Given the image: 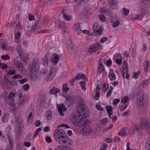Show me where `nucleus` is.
<instances>
[{
    "label": "nucleus",
    "mask_w": 150,
    "mask_h": 150,
    "mask_svg": "<svg viewBox=\"0 0 150 150\" xmlns=\"http://www.w3.org/2000/svg\"><path fill=\"white\" fill-rule=\"evenodd\" d=\"M113 87L112 86H110V87L109 89L107 91L106 95V96L107 98H109L111 95V93H112V91L113 90Z\"/></svg>",
    "instance_id": "bb28decb"
},
{
    "label": "nucleus",
    "mask_w": 150,
    "mask_h": 150,
    "mask_svg": "<svg viewBox=\"0 0 150 150\" xmlns=\"http://www.w3.org/2000/svg\"><path fill=\"white\" fill-rule=\"evenodd\" d=\"M59 89L55 87H54L50 91V93L51 94H54L57 96V94L60 93Z\"/></svg>",
    "instance_id": "ddd939ff"
},
{
    "label": "nucleus",
    "mask_w": 150,
    "mask_h": 150,
    "mask_svg": "<svg viewBox=\"0 0 150 150\" xmlns=\"http://www.w3.org/2000/svg\"><path fill=\"white\" fill-rule=\"evenodd\" d=\"M113 109L112 107L111 106H106V109L108 114H110V113H113L112 111Z\"/></svg>",
    "instance_id": "72a5a7b5"
},
{
    "label": "nucleus",
    "mask_w": 150,
    "mask_h": 150,
    "mask_svg": "<svg viewBox=\"0 0 150 150\" xmlns=\"http://www.w3.org/2000/svg\"><path fill=\"white\" fill-rule=\"evenodd\" d=\"M127 105L126 104H124L120 108V110L121 111H124L127 107Z\"/></svg>",
    "instance_id": "69168bd1"
},
{
    "label": "nucleus",
    "mask_w": 150,
    "mask_h": 150,
    "mask_svg": "<svg viewBox=\"0 0 150 150\" xmlns=\"http://www.w3.org/2000/svg\"><path fill=\"white\" fill-rule=\"evenodd\" d=\"M146 142V149H147L148 146L150 147V138H147Z\"/></svg>",
    "instance_id": "4d7b16f0"
},
{
    "label": "nucleus",
    "mask_w": 150,
    "mask_h": 150,
    "mask_svg": "<svg viewBox=\"0 0 150 150\" xmlns=\"http://www.w3.org/2000/svg\"><path fill=\"white\" fill-rule=\"evenodd\" d=\"M39 66V60L37 58L34 59L30 66V75L31 77H34L37 75Z\"/></svg>",
    "instance_id": "f03ea898"
},
{
    "label": "nucleus",
    "mask_w": 150,
    "mask_h": 150,
    "mask_svg": "<svg viewBox=\"0 0 150 150\" xmlns=\"http://www.w3.org/2000/svg\"><path fill=\"white\" fill-rule=\"evenodd\" d=\"M16 27L18 29L20 30H21L23 28V26L19 22H18L16 23Z\"/></svg>",
    "instance_id": "e433bc0d"
},
{
    "label": "nucleus",
    "mask_w": 150,
    "mask_h": 150,
    "mask_svg": "<svg viewBox=\"0 0 150 150\" xmlns=\"http://www.w3.org/2000/svg\"><path fill=\"white\" fill-rule=\"evenodd\" d=\"M80 85L83 90H86V88L85 86L86 85V83L85 82L83 81H81L80 82Z\"/></svg>",
    "instance_id": "58836bf2"
},
{
    "label": "nucleus",
    "mask_w": 150,
    "mask_h": 150,
    "mask_svg": "<svg viewBox=\"0 0 150 150\" xmlns=\"http://www.w3.org/2000/svg\"><path fill=\"white\" fill-rule=\"evenodd\" d=\"M107 40L108 38L106 37H103L100 39V42L101 43H103Z\"/></svg>",
    "instance_id": "0e129e2a"
},
{
    "label": "nucleus",
    "mask_w": 150,
    "mask_h": 150,
    "mask_svg": "<svg viewBox=\"0 0 150 150\" xmlns=\"http://www.w3.org/2000/svg\"><path fill=\"white\" fill-rule=\"evenodd\" d=\"M43 24L47 25L49 22V18L48 17H45L44 19L42 21Z\"/></svg>",
    "instance_id": "c03bdc74"
},
{
    "label": "nucleus",
    "mask_w": 150,
    "mask_h": 150,
    "mask_svg": "<svg viewBox=\"0 0 150 150\" xmlns=\"http://www.w3.org/2000/svg\"><path fill=\"white\" fill-rule=\"evenodd\" d=\"M100 92L96 91L95 95L94 97V99L95 100H98L100 98Z\"/></svg>",
    "instance_id": "f704fd0d"
},
{
    "label": "nucleus",
    "mask_w": 150,
    "mask_h": 150,
    "mask_svg": "<svg viewBox=\"0 0 150 150\" xmlns=\"http://www.w3.org/2000/svg\"><path fill=\"white\" fill-rule=\"evenodd\" d=\"M55 75L50 72H49L48 76L45 78V80L47 82L50 81L52 79Z\"/></svg>",
    "instance_id": "4be33fe9"
},
{
    "label": "nucleus",
    "mask_w": 150,
    "mask_h": 150,
    "mask_svg": "<svg viewBox=\"0 0 150 150\" xmlns=\"http://www.w3.org/2000/svg\"><path fill=\"white\" fill-rule=\"evenodd\" d=\"M101 11L102 13H104L105 15L110 16H112V11L110 10L101 9Z\"/></svg>",
    "instance_id": "f3484780"
},
{
    "label": "nucleus",
    "mask_w": 150,
    "mask_h": 150,
    "mask_svg": "<svg viewBox=\"0 0 150 150\" xmlns=\"http://www.w3.org/2000/svg\"><path fill=\"white\" fill-rule=\"evenodd\" d=\"M108 147V145L105 144H103L102 146L101 147L100 150H106V149Z\"/></svg>",
    "instance_id": "6e6d98bb"
},
{
    "label": "nucleus",
    "mask_w": 150,
    "mask_h": 150,
    "mask_svg": "<svg viewBox=\"0 0 150 150\" xmlns=\"http://www.w3.org/2000/svg\"><path fill=\"white\" fill-rule=\"evenodd\" d=\"M119 21H117L115 22H114L113 23L112 26L114 27H117L120 24Z\"/></svg>",
    "instance_id": "bf43d9fd"
},
{
    "label": "nucleus",
    "mask_w": 150,
    "mask_h": 150,
    "mask_svg": "<svg viewBox=\"0 0 150 150\" xmlns=\"http://www.w3.org/2000/svg\"><path fill=\"white\" fill-rule=\"evenodd\" d=\"M77 112L78 113H79V115L82 117L83 116L87 117H88L89 115L88 111L84 108L83 107L82 108H78L77 110Z\"/></svg>",
    "instance_id": "6e6552de"
},
{
    "label": "nucleus",
    "mask_w": 150,
    "mask_h": 150,
    "mask_svg": "<svg viewBox=\"0 0 150 150\" xmlns=\"http://www.w3.org/2000/svg\"><path fill=\"white\" fill-rule=\"evenodd\" d=\"M29 87V85L28 84H26L24 85L23 86V89L25 91H27L28 90Z\"/></svg>",
    "instance_id": "79ce46f5"
},
{
    "label": "nucleus",
    "mask_w": 150,
    "mask_h": 150,
    "mask_svg": "<svg viewBox=\"0 0 150 150\" xmlns=\"http://www.w3.org/2000/svg\"><path fill=\"white\" fill-rule=\"evenodd\" d=\"M135 128H134V130H136L138 132L140 131L141 129L142 125L140 124H136L135 125Z\"/></svg>",
    "instance_id": "c85d7f7f"
},
{
    "label": "nucleus",
    "mask_w": 150,
    "mask_h": 150,
    "mask_svg": "<svg viewBox=\"0 0 150 150\" xmlns=\"http://www.w3.org/2000/svg\"><path fill=\"white\" fill-rule=\"evenodd\" d=\"M35 125L36 127H39L41 125V122L39 120H38L35 122Z\"/></svg>",
    "instance_id": "774afa93"
},
{
    "label": "nucleus",
    "mask_w": 150,
    "mask_h": 150,
    "mask_svg": "<svg viewBox=\"0 0 150 150\" xmlns=\"http://www.w3.org/2000/svg\"><path fill=\"white\" fill-rule=\"evenodd\" d=\"M57 68L56 67H52L50 72L55 75V72L56 71Z\"/></svg>",
    "instance_id": "37998d69"
},
{
    "label": "nucleus",
    "mask_w": 150,
    "mask_h": 150,
    "mask_svg": "<svg viewBox=\"0 0 150 150\" xmlns=\"http://www.w3.org/2000/svg\"><path fill=\"white\" fill-rule=\"evenodd\" d=\"M0 67H1V68L3 69H7V65L5 64H0Z\"/></svg>",
    "instance_id": "338daca9"
},
{
    "label": "nucleus",
    "mask_w": 150,
    "mask_h": 150,
    "mask_svg": "<svg viewBox=\"0 0 150 150\" xmlns=\"http://www.w3.org/2000/svg\"><path fill=\"white\" fill-rule=\"evenodd\" d=\"M101 60L99 61V66L98 68V70L97 71L98 74H100L102 71H104V67L102 63H100Z\"/></svg>",
    "instance_id": "a211bd4d"
},
{
    "label": "nucleus",
    "mask_w": 150,
    "mask_h": 150,
    "mask_svg": "<svg viewBox=\"0 0 150 150\" xmlns=\"http://www.w3.org/2000/svg\"><path fill=\"white\" fill-rule=\"evenodd\" d=\"M28 80V79L26 78H24L23 79L19 80V82L23 84L25 82H26Z\"/></svg>",
    "instance_id": "13d9d810"
},
{
    "label": "nucleus",
    "mask_w": 150,
    "mask_h": 150,
    "mask_svg": "<svg viewBox=\"0 0 150 150\" xmlns=\"http://www.w3.org/2000/svg\"><path fill=\"white\" fill-rule=\"evenodd\" d=\"M108 84L105 83L103 84V87L102 88V89L104 91V92H106L108 90Z\"/></svg>",
    "instance_id": "ea45409f"
},
{
    "label": "nucleus",
    "mask_w": 150,
    "mask_h": 150,
    "mask_svg": "<svg viewBox=\"0 0 150 150\" xmlns=\"http://www.w3.org/2000/svg\"><path fill=\"white\" fill-rule=\"evenodd\" d=\"M74 30L78 34H80L81 33V29L79 23H77L75 24Z\"/></svg>",
    "instance_id": "dca6fc26"
},
{
    "label": "nucleus",
    "mask_w": 150,
    "mask_h": 150,
    "mask_svg": "<svg viewBox=\"0 0 150 150\" xmlns=\"http://www.w3.org/2000/svg\"><path fill=\"white\" fill-rule=\"evenodd\" d=\"M78 102L80 104V105H79V108H82V107H83V105H84V103L83 98L81 97L79 98H78Z\"/></svg>",
    "instance_id": "2f4dec72"
},
{
    "label": "nucleus",
    "mask_w": 150,
    "mask_h": 150,
    "mask_svg": "<svg viewBox=\"0 0 150 150\" xmlns=\"http://www.w3.org/2000/svg\"><path fill=\"white\" fill-rule=\"evenodd\" d=\"M108 2L113 8H117V0H108Z\"/></svg>",
    "instance_id": "4468645a"
},
{
    "label": "nucleus",
    "mask_w": 150,
    "mask_h": 150,
    "mask_svg": "<svg viewBox=\"0 0 150 150\" xmlns=\"http://www.w3.org/2000/svg\"><path fill=\"white\" fill-rule=\"evenodd\" d=\"M93 29L97 35L101 34L102 33V28L97 25H94Z\"/></svg>",
    "instance_id": "f8f14e48"
},
{
    "label": "nucleus",
    "mask_w": 150,
    "mask_h": 150,
    "mask_svg": "<svg viewBox=\"0 0 150 150\" xmlns=\"http://www.w3.org/2000/svg\"><path fill=\"white\" fill-rule=\"evenodd\" d=\"M120 101V100L118 98L115 99L113 100V104L115 105H116Z\"/></svg>",
    "instance_id": "864d4df0"
},
{
    "label": "nucleus",
    "mask_w": 150,
    "mask_h": 150,
    "mask_svg": "<svg viewBox=\"0 0 150 150\" xmlns=\"http://www.w3.org/2000/svg\"><path fill=\"white\" fill-rule=\"evenodd\" d=\"M100 47L99 43H95L93 45L89 47L88 49V51L90 53L95 52L99 49Z\"/></svg>",
    "instance_id": "1a4fd4ad"
},
{
    "label": "nucleus",
    "mask_w": 150,
    "mask_h": 150,
    "mask_svg": "<svg viewBox=\"0 0 150 150\" xmlns=\"http://www.w3.org/2000/svg\"><path fill=\"white\" fill-rule=\"evenodd\" d=\"M59 61V57L58 56L56 55L54 57L53 60V62L55 64H57L58 63Z\"/></svg>",
    "instance_id": "3c124183"
},
{
    "label": "nucleus",
    "mask_w": 150,
    "mask_h": 150,
    "mask_svg": "<svg viewBox=\"0 0 150 150\" xmlns=\"http://www.w3.org/2000/svg\"><path fill=\"white\" fill-rule=\"evenodd\" d=\"M20 36L21 34L19 32H18L15 35V38L16 39L18 40L20 38Z\"/></svg>",
    "instance_id": "e2e57ef3"
},
{
    "label": "nucleus",
    "mask_w": 150,
    "mask_h": 150,
    "mask_svg": "<svg viewBox=\"0 0 150 150\" xmlns=\"http://www.w3.org/2000/svg\"><path fill=\"white\" fill-rule=\"evenodd\" d=\"M42 130V129L40 127H39L34 132L33 134V137H36L38 135L39 132Z\"/></svg>",
    "instance_id": "473e14b6"
},
{
    "label": "nucleus",
    "mask_w": 150,
    "mask_h": 150,
    "mask_svg": "<svg viewBox=\"0 0 150 150\" xmlns=\"http://www.w3.org/2000/svg\"><path fill=\"white\" fill-rule=\"evenodd\" d=\"M5 133H6V135L8 137V139L9 140L10 142L11 139H10V136H9V135L10 134V131L8 130L7 129L5 131Z\"/></svg>",
    "instance_id": "052dcab7"
},
{
    "label": "nucleus",
    "mask_w": 150,
    "mask_h": 150,
    "mask_svg": "<svg viewBox=\"0 0 150 150\" xmlns=\"http://www.w3.org/2000/svg\"><path fill=\"white\" fill-rule=\"evenodd\" d=\"M25 98H22L19 99L18 105L19 107L22 106V105L25 103Z\"/></svg>",
    "instance_id": "7c9ffc66"
},
{
    "label": "nucleus",
    "mask_w": 150,
    "mask_h": 150,
    "mask_svg": "<svg viewBox=\"0 0 150 150\" xmlns=\"http://www.w3.org/2000/svg\"><path fill=\"white\" fill-rule=\"evenodd\" d=\"M13 62L15 65L20 72L23 74L25 73L26 71L25 67L18 59H14Z\"/></svg>",
    "instance_id": "423d86ee"
},
{
    "label": "nucleus",
    "mask_w": 150,
    "mask_h": 150,
    "mask_svg": "<svg viewBox=\"0 0 150 150\" xmlns=\"http://www.w3.org/2000/svg\"><path fill=\"white\" fill-rule=\"evenodd\" d=\"M142 121L143 123L147 127L149 128L150 127V121L148 120H144V118H142Z\"/></svg>",
    "instance_id": "aec40b11"
},
{
    "label": "nucleus",
    "mask_w": 150,
    "mask_h": 150,
    "mask_svg": "<svg viewBox=\"0 0 150 150\" xmlns=\"http://www.w3.org/2000/svg\"><path fill=\"white\" fill-rule=\"evenodd\" d=\"M137 105L138 108L142 111H145L147 108L148 101L144 98V96L141 95L139 97L137 100Z\"/></svg>",
    "instance_id": "7ed1b4c3"
},
{
    "label": "nucleus",
    "mask_w": 150,
    "mask_h": 150,
    "mask_svg": "<svg viewBox=\"0 0 150 150\" xmlns=\"http://www.w3.org/2000/svg\"><path fill=\"white\" fill-rule=\"evenodd\" d=\"M16 73V71L14 70H9L8 71V74L11 75H14Z\"/></svg>",
    "instance_id": "603ef678"
},
{
    "label": "nucleus",
    "mask_w": 150,
    "mask_h": 150,
    "mask_svg": "<svg viewBox=\"0 0 150 150\" xmlns=\"http://www.w3.org/2000/svg\"><path fill=\"white\" fill-rule=\"evenodd\" d=\"M122 11L123 13L125 16H127L128 15L129 11V9L125 8L122 9Z\"/></svg>",
    "instance_id": "a19ab883"
},
{
    "label": "nucleus",
    "mask_w": 150,
    "mask_h": 150,
    "mask_svg": "<svg viewBox=\"0 0 150 150\" xmlns=\"http://www.w3.org/2000/svg\"><path fill=\"white\" fill-rule=\"evenodd\" d=\"M58 111L60 115L61 116H64L63 112L66 111L67 108L63 104H61L59 106H57Z\"/></svg>",
    "instance_id": "9b49d317"
},
{
    "label": "nucleus",
    "mask_w": 150,
    "mask_h": 150,
    "mask_svg": "<svg viewBox=\"0 0 150 150\" xmlns=\"http://www.w3.org/2000/svg\"><path fill=\"white\" fill-rule=\"evenodd\" d=\"M139 75V71L135 73L134 74H133V77L135 79H137L138 78Z\"/></svg>",
    "instance_id": "5fc2aeb1"
},
{
    "label": "nucleus",
    "mask_w": 150,
    "mask_h": 150,
    "mask_svg": "<svg viewBox=\"0 0 150 150\" xmlns=\"http://www.w3.org/2000/svg\"><path fill=\"white\" fill-rule=\"evenodd\" d=\"M66 43L68 45V47L69 48H71L72 49V44L71 40L68 39L67 40Z\"/></svg>",
    "instance_id": "c9c22d12"
},
{
    "label": "nucleus",
    "mask_w": 150,
    "mask_h": 150,
    "mask_svg": "<svg viewBox=\"0 0 150 150\" xmlns=\"http://www.w3.org/2000/svg\"><path fill=\"white\" fill-rule=\"evenodd\" d=\"M48 56L47 54L45 56L42 60V64L44 66L47 65L48 63Z\"/></svg>",
    "instance_id": "393cba45"
},
{
    "label": "nucleus",
    "mask_w": 150,
    "mask_h": 150,
    "mask_svg": "<svg viewBox=\"0 0 150 150\" xmlns=\"http://www.w3.org/2000/svg\"><path fill=\"white\" fill-rule=\"evenodd\" d=\"M56 25L59 28L62 30V33L63 34L65 33L67 29L64 23L60 20H57L55 22Z\"/></svg>",
    "instance_id": "0eeeda50"
},
{
    "label": "nucleus",
    "mask_w": 150,
    "mask_h": 150,
    "mask_svg": "<svg viewBox=\"0 0 150 150\" xmlns=\"http://www.w3.org/2000/svg\"><path fill=\"white\" fill-rule=\"evenodd\" d=\"M8 114L7 113H6L4 115L2 121L3 122L5 123L8 121Z\"/></svg>",
    "instance_id": "cd10ccee"
},
{
    "label": "nucleus",
    "mask_w": 150,
    "mask_h": 150,
    "mask_svg": "<svg viewBox=\"0 0 150 150\" xmlns=\"http://www.w3.org/2000/svg\"><path fill=\"white\" fill-rule=\"evenodd\" d=\"M147 13V12L146 10H143L140 15L139 14L137 15L135 18V19H138L140 20H142L144 17V16Z\"/></svg>",
    "instance_id": "2eb2a0df"
},
{
    "label": "nucleus",
    "mask_w": 150,
    "mask_h": 150,
    "mask_svg": "<svg viewBox=\"0 0 150 150\" xmlns=\"http://www.w3.org/2000/svg\"><path fill=\"white\" fill-rule=\"evenodd\" d=\"M128 68L125 66L124 67L122 66V72H125L126 73H128Z\"/></svg>",
    "instance_id": "8fccbe9b"
},
{
    "label": "nucleus",
    "mask_w": 150,
    "mask_h": 150,
    "mask_svg": "<svg viewBox=\"0 0 150 150\" xmlns=\"http://www.w3.org/2000/svg\"><path fill=\"white\" fill-rule=\"evenodd\" d=\"M127 130V128L126 127H124L122 128L119 132V134L123 137H126L127 135V134L126 133V132Z\"/></svg>",
    "instance_id": "6ab92c4d"
},
{
    "label": "nucleus",
    "mask_w": 150,
    "mask_h": 150,
    "mask_svg": "<svg viewBox=\"0 0 150 150\" xmlns=\"http://www.w3.org/2000/svg\"><path fill=\"white\" fill-rule=\"evenodd\" d=\"M122 59L121 57L120 59L116 58V62L118 65H121L122 64Z\"/></svg>",
    "instance_id": "a18cd8bd"
},
{
    "label": "nucleus",
    "mask_w": 150,
    "mask_h": 150,
    "mask_svg": "<svg viewBox=\"0 0 150 150\" xmlns=\"http://www.w3.org/2000/svg\"><path fill=\"white\" fill-rule=\"evenodd\" d=\"M51 1L50 0H44L43 3H41V5L42 6H46L51 5Z\"/></svg>",
    "instance_id": "b1692460"
},
{
    "label": "nucleus",
    "mask_w": 150,
    "mask_h": 150,
    "mask_svg": "<svg viewBox=\"0 0 150 150\" xmlns=\"http://www.w3.org/2000/svg\"><path fill=\"white\" fill-rule=\"evenodd\" d=\"M53 137L56 141L61 145L67 144L69 141V138L62 129H56L53 132Z\"/></svg>",
    "instance_id": "f257e3e1"
},
{
    "label": "nucleus",
    "mask_w": 150,
    "mask_h": 150,
    "mask_svg": "<svg viewBox=\"0 0 150 150\" xmlns=\"http://www.w3.org/2000/svg\"><path fill=\"white\" fill-rule=\"evenodd\" d=\"M68 84L67 83H64L63 85L62 90L63 92L65 93H66L69 90V88L67 87Z\"/></svg>",
    "instance_id": "5701e85b"
},
{
    "label": "nucleus",
    "mask_w": 150,
    "mask_h": 150,
    "mask_svg": "<svg viewBox=\"0 0 150 150\" xmlns=\"http://www.w3.org/2000/svg\"><path fill=\"white\" fill-rule=\"evenodd\" d=\"M45 141L46 142L48 143L52 142V140L51 138L49 136H47L45 138Z\"/></svg>",
    "instance_id": "de8ad7c7"
},
{
    "label": "nucleus",
    "mask_w": 150,
    "mask_h": 150,
    "mask_svg": "<svg viewBox=\"0 0 150 150\" xmlns=\"http://www.w3.org/2000/svg\"><path fill=\"white\" fill-rule=\"evenodd\" d=\"M109 76L111 80L114 81L116 78L115 75L113 72H109Z\"/></svg>",
    "instance_id": "a878e982"
},
{
    "label": "nucleus",
    "mask_w": 150,
    "mask_h": 150,
    "mask_svg": "<svg viewBox=\"0 0 150 150\" xmlns=\"http://www.w3.org/2000/svg\"><path fill=\"white\" fill-rule=\"evenodd\" d=\"M1 58L3 59L9 60L10 59V57L8 55H3L1 57Z\"/></svg>",
    "instance_id": "09e8293b"
},
{
    "label": "nucleus",
    "mask_w": 150,
    "mask_h": 150,
    "mask_svg": "<svg viewBox=\"0 0 150 150\" xmlns=\"http://www.w3.org/2000/svg\"><path fill=\"white\" fill-rule=\"evenodd\" d=\"M15 118L16 119V121L18 123H19L20 120V116L18 115H16L15 116Z\"/></svg>",
    "instance_id": "680f3d73"
},
{
    "label": "nucleus",
    "mask_w": 150,
    "mask_h": 150,
    "mask_svg": "<svg viewBox=\"0 0 150 150\" xmlns=\"http://www.w3.org/2000/svg\"><path fill=\"white\" fill-rule=\"evenodd\" d=\"M39 24H42L41 20L40 19L38 20V22L36 23L35 24L32 26L30 30L32 32L34 33L38 30L40 28V25L39 26H38V25Z\"/></svg>",
    "instance_id": "9d476101"
},
{
    "label": "nucleus",
    "mask_w": 150,
    "mask_h": 150,
    "mask_svg": "<svg viewBox=\"0 0 150 150\" xmlns=\"http://www.w3.org/2000/svg\"><path fill=\"white\" fill-rule=\"evenodd\" d=\"M15 94L12 92H10L8 94L7 97H4V99L6 101L7 103L11 106H13L14 103V98L15 97Z\"/></svg>",
    "instance_id": "39448f33"
},
{
    "label": "nucleus",
    "mask_w": 150,
    "mask_h": 150,
    "mask_svg": "<svg viewBox=\"0 0 150 150\" xmlns=\"http://www.w3.org/2000/svg\"><path fill=\"white\" fill-rule=\"evenodd\" d=\"M144 71H146L147 70V68L149 67V62L147 60L144 61Z\"/></svg>",
    "instance_id": "c756f323"
},
{
    "label": "nucleus",
    "mask_w": 150,
    "mask_h": 150,
    "mask_svg": "<svg viewBox=\"0 0 150 150\" xmlns=\"http://www.w3.org/2000/svg\"><path fill=\"white\" fill-rule=\"evenodd\" d=\"M98 16L100 18V20L102 22H105L106 21L105 17V16L103 14H99Z\"/></svg>",
    "instance_id": "4c0bfd02"
},
{
    "label": "nucleus",
    "mask_w": 150,
    "mask_h": 150,
    "mask_svg": "<svg viewBox=\"0 0 150 150\" xmlns=\"http://www.w3.org/2000/svg\"><path fill=\"white\" fill-rule=\"evenodd\" d=\"M128 99V98L127 96H125L121 100V102L123 103H126Z\"/></svg>",
    "instance_id": "49530a36"
},
{
    "label": "nucleus",
    "mask_w": 150,
    "mask_h": 150,
    "mask_svg": "<svg viewBox=\"0 0 150 150\" xmlns=\"http://www.w3.org/2000/svg\"><path fill=\"white\" fill-rule=\"evenodd\" d=\"M65 9H63L62 11V14L63 15V16L64 18L66 20L70 21L71 19V17L68 15L67 14H66V13H65Z\"/></svg>",
    "instance_id": "412c9836"
},
{
    "label": "nucleus",
    "mask_w": 150,
    "mask_h": 150,
    "mask_svg": "<svg viewBox=\"0 0 150 150\" xmlns=\"http://www.w3.org/2000/svg\"><path fill=\"white\" fill-rule=\"evenodd\" d=\"M77 115H74L71 117L70 119L72 124L76 126H83L84 122L82 119V117L79 115V113H77Z\"/></svg>",
    "instance_id": "20e7f679"
}]
</instances>
